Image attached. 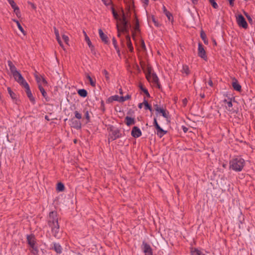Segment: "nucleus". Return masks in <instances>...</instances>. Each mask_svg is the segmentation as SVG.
<instances>
[{
  "mask_svg": "<svg viewBox=\"0 0 255 255\" xmlns=\"http://www.w3.org/2000/svg\"><path fill=\"white\" fill-rule=\"evenodd\" d=\"M113 16L116 19L119 23L117 24L118 30V36L121 39V43L122 46H124V39L121 37L122 33H123L126 38L127 45L130 51L133 50V47L130 41V38L128 35V24L126 16L123 11L122 10L119 14L117 13L114 8L112 7Z\"/></svg>",
  "mask_w": 255,
  "mask_h": 255,
  "instance_id": "1",
  "label": "nucleus"
},
{
  "mask_svg": "<svg viewBox=\"0 0 255 255\" xmlns=\"http://www.w3.org/2000/svg\"><path fill=\"white\" fill-rule=\"evenodd\" d=\"M244 165V159L240 157L234 158L230 162V168L237 172L241 171Z\"/></svg>",
  "mask_w": 255,
  "mask_h": 255,
  "instance_id": "2",
  "label": "nucleus"
},
{
  "mask_svg": "<svg viewBox=\"0 0 255 255\" xmlns=\"http://www.w3.org/2000/svg\"><path fill=\"white\" fill-rule=\"evenodd\" d=\"M27 240L31 249L32 253L34 255H36L38 253V250L35 237L33 235H28L27 236Z\"/></svg>",
  "mask_w": 255,
  "mask_h": 255,
  "instance_id": "3",
  "label": "nucleus"
},
{
  "mask_svg": "<svg viewBox=\"0 0 255 255\" xmlns=\"http://www.w3.org/2000/svg\"><path fill=\"white\" fill-rule=\"evenodd\" d=\"M13 77H14L15 80L22 86H27V85L28 84L26 82L23 77L22 76L21 74L19 72H17L15 75H14Z\"/></svg>",
  "mask_w": 255,
  "mask_h": 255,
  "instance_id": "4",
  "label": "nucleus"
},
{
  "mask_svg": "<svg viewBox=\"0 0 255 255\" xmlns=\"http://www.w3.org/2000/svg\"><path fill=\"white\" fill-rule=\"evenodd\" d=\"M48 222L49 226L54 225L55 223L58 224V218L56 212H51L50 213Z\"/></svg>",
  "mask_w": 255,
  "mask_h": 255,
  "instance_id": "5",
  "label": "nucleus"
},
{
  "mask_svg": "<svg viewBox=\"0 0 255 255\" xmlns=\"http://www.w3.org/2000/svg\"><path fill=\"white\" fill-rule=\"evenodd\" d=\"M146 77L149 82H152L155 84H158V78L155 73H152L149 71L148 73L146 74Z\"/></svg>",
  "mask_w": 255,
  "mask_h": 255,
  "instance_id": "6",
  "label": "nucleus"
},
{
  "mask_svg": "<svg viewBox=\"0 0 255 255\" xmlns=\"http://www.w3.org/2000/svg\"><path fill=\"white\" fill-rule=\"evenodd\" d=\"M35 78L38 84V87L40 86L42 87H46L47 86V81L42 76L35 74Z\"/></svg>",
  "mask_w": 255,
  "mask_h": 255,
  "instance_id": "7",
  "label": "nucleus"
},
{
  "mask_svg": "<svg viewBox=\"0 0 255 255\" xmlns=\"http://www.w3.org/2000/svg\"><path fill=\"white\" fill-rule=\"evenodd\" d=\"M237 20L238 24L240 26L244 28H247L248 27V23L243 16L241 14L238 16L237 17Z\"/></svg>",
  "mask_w": 255,
  "mask_h": 255,
  "instance_id": "8",
  "label": "nucleus"
},
{
  "mask_svg": "<svg viewBox=\"0 0 255 255\" xmlns=\"http://www.w3.org/2000/svg\"><path fill=\"white\" fill-rule=\"evenodd\" d=\"M198 56L204 59L205 60H207V58L206 54V51L204 50V48L203 45L201 43L198 44Z\"/></svg>",
  "mask_w": 255,
  "mask_h": 255,
  "instance_id": "9",
  "label": "nucleus"
},
{
  "mask_svg": "<svg viewBox=\"0 0 255 255\" xmlns=\"http://www.w3.org/2000/svg\"><path fill=\"white\" fill-rule=\"evenodd\" d=\"M142 248L145 255H152L151 249L149 245L145 242H143Z\"/></svg>",
  "mask_w": 255,
  "mask_h": 255,
  "instance_id": "10",
  "label": "nucleus"
},
{
  "mask_svg": "<svg viewBox=\"0 0 255 255\" xmlns=\"http://www.w3.org/2000/svg\"><path fill=\"white\" fill-rule=\"evenodd\" d=\"M52 229V232L54 236L56 238H59V226L58 224L55 223L54 225L50 226Z\"/></svg>",
  "mask_w": 255,
  "mask_h": 255,
  "instance_id": "11",
  "label": "nucleus"
},
{
  "mask_svg": "<svg viewBox=\"0 0 255 255\" xmlns=\"http://www.w3.org/2000/svg\"><path fill=\"white\" fill-rule=\"evenodd\" d=\"M154 107L155 110L157 113L161 114L162 116L165 118H168V114L163 108L159 107L157 105H154Z\"/></svg>",
  "mask_w": 255,
  "mask_h": 255,
  "instance_id": "12",
  "label": "nucleus"
},
{
  "mask_svg": "<svg viewBox=\"0 0 255 255\" xmlns=\"http://www.w3.org/2000/svg\"><path fill=\"white\" fill-rule=\"evenodd\" d=\"M23 87L25 89L27 96L28 97V98L29 99L30 101L32 103L34 104L35 103V99L33 97V96H32V94L30 91V88H29L28 84L27 85V86H25Z\"/></svg>",
  "mask_w": 255,
  "mask_h": 255,
  "instance_id": "13",
  "label": "nucleus"
},
{
  "mask_svg": "<svg viewBox=\"0 0 255 255\" xmlns=\"http://www.w3.org/2000/svg\"><path fill=\"white\" fill-rule=\"evenodd\" d=\"M131 135L134 137H139L141 135L140 129L136 127H134L131 130Z\"/></svg>",
  "mask_w": 255,
  "mask_h": 255,
  "instance_id": "14",
  "label": "nucleus"
},
{
  "mask_svg": "<svg viewBox=\"0 0 255 255\" xmlns=\"http://www.w3.org/2000/svg\"><path fill=\"white\" fill-rule=\"evenodd\" d=\"M83 33L84 35L85 41L87 42L89 47L91 49V50L92 51H93L94 49V47L93 45L92 44L89 37L88 36L87 34H86V33L85 31H83Z\"/></svg>",
  "mask_w": 255,
  "mask_h": 255,
  "instance_id": "15",
  "label": "nucleus"
},
{
  "mask_svg": "<svg viewBox=\"0 0 255 255\" xmlns=\"http://www.w3.org/2000/svg\"><path fill=\"white\" fill-rule=\"evenodd\" d=\"M70 125L76 129H80L81 128V123L74 119H72L70 121Z\"/></svg>",
  "mask_w": 255,
  "mask_h": 255,
  "instance_id": "16",
  "label": "nucleus"
},
{
  "mask_svg": "<svg viewBox=\"0 0 255 255\" xmlns=\"http://www.w3.org/2000/svg\"><path fill=\"white\" fill-rule=\"evenodd\" d=\"M129 98V96L127 95L125 97L123 96H119L118 95H115L112 97V99L114 101H119L120 102H124Z\"/></svg>",
  "mask_w": 255,
  "mask_h": 255,
  "instance_id": "17",
  "label": "nucleus"
},
{
  "mask_svg": "<svg viewBox=\"0 0 255 255\" xmlns=\"http://www.w3.org/2000/svg\"><path fill=\"white\" fill-rule=\"evenodd\" d=\"M54 33H55V34L56 36V38L58 43L59 44L60 46L63 48V49L65 50V48H64V45L62 44V41L60 39V35H59L58 29L56 27H54Z\"/></svg>",
  "mask_w": 255,
  "mask_h": 255,
  "instance_id": "18",
  "label": "nucleus"
},
{
  "mask_svg": "<svg viewBox=\"0 0 255 255\" xmlns=\"http://www.w3.org/2000/svg\"><path fill=\"white\" fill-rule=\"evenodd\" d=\"M7 63L9 67L10 71L13 76H14V75H15L17 72H19L17 70V69L15 67V66L12 64V63L10 61H8Z\"/></svg>",
  "mask_w": 255,
  "mask_h": 255,
  "instance_id": "19",
  "label": "nucleus"
},
{
  "mask_svg": "<svg viewBox=\"0 0 255 255\" xmlns=\"http://www.w3.org/2000/svg\"><path fill=\"white\" fill-rule=\"evenodd\" d=\"M52 249L57 253L61 254L62 252L61 246L58 243H54Z\"/></svg>",
  "mask_w": 255,
  "mask_h": 255,
  "instance_id": "20",
  "label": "nucleus"
},
{
  "mask_svg": "<svg viewBox=\"0 0 255 255\" xmlns=\"http://www.w3.org/2000/svg\"><path fill=\"white\" fill-rule=\"evenodd\" d=\"M191 255H205L202 251L196 248H192L191 249Z\"/></svg>",
  "mask_w": 255,
  "mask_h": 255,
  "instance_id": "21",
  "label": "nucleus"
},
{
  "mask_svg": "<svg viewBox=\"0 0 255 255\" xmlns=\"http://www.w3.org/2000/svg\"><path fill=\"white\" fill-rule=\"evenodd\" d=\"M99 34L102 41L105 43H107L108 42V37L101 29H99Z\"/></svg>",
  "mask_w": 255,
  "mask_h": 255,
  "instance_id": "22",
  "label": "nucleus"
},
{
  "mask_svg": "<svg viewBox=\"0 0 255 255\" xmlns=\"http://www.w3.org/2000/svg\"><path fill=\"white\" fill-rule=\"evenodd\" d=\"M125 122H126V124L128 126L134 125L135 124L134 119L132 118L129 117H126Z\"/></svg>",
  "mask_w": 255,
  "mask_h": 255,
  "instance_id": "23",
  "label": "nucleus"
},
{
  "mask_svg": "<svg viewBox=\"0 0 255 255\" xmlns=\"http://www.w3.org/2000/svg\"><path fill=\"white\" fill-rule=\"evenodd\" d=\"M224 103H225V104L226 105L227 109L229 111H231L232 110V106H233L232 101L231 100L227 101V100H225L224 101Z\"/></svg>",
  "mask_w": 255,
  "mask_h": 255,
  "instance_id": "24",
  "label": "nucleus"
},
{
  "mask_svg": "<svg viewBox=\"0 0 255 255\" xmlns=\"http://www.w3.org/2000/svg\"><path fill=\"white\" fill-rule=\"evenodd\" d=\"M156 129H157V134L160 137H161L166 133V131L164 130L160 127Z\"/></svg>",
  "mask_w": 255,
  "mask_h": 255,
  "instance_id": "25",
  "label": "nucleus"
},
{
  "mask_svg": "<svg viewBox=\"0 0 255 255\" xmlns=\"http://www.w3.org/2000/svg\"><path fill=\"white\" fill-rule=\"evenodd\" d=\"M233 87L235 90L237 91H240L241 90V86L237 81V80H235L232 83Z\"/></svg>",
  "mask_w": 255,
  "mask_h": 255,
  "instance_id": "26",
  "label": "nucleus"
},
{
  "mask_svg": "<svg viewBox=\"0 0 255 255\" xmlns=\"http://www.w3.org/2000/svg\"><path fill=\"white\" fill-rule=\"evenodd\" d=\"M78 94L82 97H86L87 95V92L85 89H80L78 91Z\"/></svg>",
  "mask_w": 255,
  "mask_h": 255,
  "instance_id": "27",
  "label": "nucleus"
},
{
  "mask_svg": "<svg viewBox=\"0 0 255 255\" xmlns=\"http://www.w3.org/2000/svg\"><path fill=\"white\" fill-rule=\"evenodd\" d=\"M113 45L114 46V47L116 49V50L117 51V52L118 53L119 56H120V49H119V48L118 47L117 41H116V40L115 39V38H113Z\"/></svg>",
  "mask_w": 255,
  "mask_h": 255,
  "instance_id": "28",
  "label": "nucleus"
},
{
  "mask_svg": "<svg viewBox=\"0 0 255 255\" xmlns=\"http://www.w3.org/2000/svg\"><path fill=\"white\" fill-rule=\"evenodd\" d=\"M87 78L89 80L91 85L93 87L96 86V81L93 80L92 78L89 75L86 76Z\"/></svg>",
  "mask_w": 255,
  "mask_h": 255,
  "instance_id": "29",
  "label": "nucleus"
},
{
  "mask_svg": "<svg viewBox=\"0 0 255 255\" xmlns=\"http://www.w3.org/2000/svg\"><path fill=\"white\" fill-rule=\"evenodd\" d=\"M13 21L16 23V25L18 28V29L20 30V31L23 34H25V32H24V29H23V28L22 27V26H21L20 24L19 23V22L16 20H15L14 19Z\"/></svg>",
  "mask_w": 255,
  "mask_h": 255,
  "instance_id": "30",
  "label": "nucleus"
},
{
  "mask_svg": "<svg viewBox=\"0 0 255 255\" xmlns=\"http://www.w3.org/2000/svg\"><path fill=\"white\" fill-rule=\"evenodd\" d=\"M7 91H8V92L10 96V97L11 98V99H12L13 100H14L16 99V95L15 94L11 91V89L10 88H7Z\"/></svg>",
  "mask_w": 255,
  "mask_h": 255,
  "instance_id": "31",
  "label": "nucleus"
},
{
  "mask_svg": "<svg viewBox=\"0 0 255 255\" xmlns=\"http://www.w3.org/2000/svg\"><path fill=\"white\" fill-rule=\"evenodd\" d=\"M64 189V186L61 183H58L57 186V190L59 191H62Z\"/></svg>",
  "mask_w": 255,
  "mask_h": 255,
  "instance_id": "32",
  "label": "nucleus"
},
{
  "mask_svg": "<svg viewBox=\"0 0 255 255\" xmlns=\"http://www.w3.org/2000/svg\"><path fill=\"white\" fill-rule=\"evenodd\" d=\"M7 1L13 9H15L18 7L13 0H7Z\"/></svg>",
  "mask_w": 255,
  "mask_h": 255,
  "instance_id": "33",
  "label": "nucleus"
},
{
  "mask_svg": "<svg viewBox=\"0 0 255 255\" xmlns=\"http://www.w3.org/2000/svg\"><path fill=\"white\" fill-rule=\"evenodd\" d=\"M44 87H42V86H39V89L40 91V92L41 93L42 96L44 97H46V96H47V94H46V92H45V91L44 90Z\"/></svg>",
  "mask_w": 255,
  "mask_h": 255,
  "instance_id": "34",
  "label": "nucleus"
},
{
  "mask_svg": "<svg viewBox=\"0 0 255 255\" xmlns=\"http://www.w3.org/2000/svg\"><path fill=\"white\" fill-rule=\"evenodd\" d=\"M201 37L205 44H208V41L206 40V34L203 31L201 32Z\"/></svg>",
  "mask_w": 255,
  "mask_h": 255,
  "instance_id": "35",
  "label": "nucleus"
},
{
  "mask_svg": "<svg viewBox=\"0 0 255 255\" xmlns=\"http://www.w3.org/2000/svg\"><path fill=\"white\" fill-rule=\"evenodd\" d=\"M208 0L214 8H217L218 7V5L216 2L215 0Z\"/></svg>",
  "mask_w": 255,
  "mask_h": 255,
  "instance_id": "36",
  "label": "nucleus"
},
{
  "mask_svg": "<svg viewBox=\"0 0 255 255\" xmlns=\"http://www.w3.org/2000/svg\"><path fill=\"white\" fill-rule=\"evenodd\" d=\"M103 73L105 76V78L107 81H109L110 80L109 74L108 72L106 70H104L103 71Z\"/></svg>",
  "mask_w": 255,
  "mask_h": 255,
  "instance_id": "37",
  "label": "nucleus"
},
{
  "mask_svg": "<svg viewBox=\"0 0 255 255\" xmlns=\"http://www.w3.org/2000/svg\"><path fill=\"white\" fill-rule=\"evenodd\" d=\"M183 73H185L186 75H188L189 73V69L188 66H183L182 68Z\"/></svg>",
  "mask_w": 255,
  "mask_h": 255,
  "instance_id": "38",
  "label": "nucleus"
},
{
  "mask_svg": "<svg viewBox=\"0 0 255 255\" xmlns=\"http://www.w3.org/2000/svg\"><path fill=\"white\" fill-rule=\"evenodd\" d=\"M143 104H144V106H145V109H148L151 112L152 111V109H151V106L148 104L147 102L146 101H144V102L143 103Z\"/></svg>",
  "mask_w": 255,
  "mask_h": 255,
  "instance_id": "39",
  "label": "nucleus"
},
{
  "mask_svg": "<svg viewBox=\"0 0 255 255\" xmlns=\"http://www.w3.org/2000/svg\"><path fill=\"white\" fill-rule=\"evenodd\" d=\"M13 10H14V12L15 14H16V15L17 17H19L20 16L21 14H20V12L19 7H17L16 8H15V9H13Z\"/></svg>",
  "mask_w": 255,
  "mask_h": 255,
  "instance_id": "40",
  "label": "nucleus"
},
{
  "mask_svg": "<svg viewBox=\"0 0 255 255\" xmlns=\"http://www.w3.org/2000/svg\"><path fill=\"white\" fill-rule=\"evenodd\" d=\"M106 6L110 5L112 3L111 0H101Z\"/></svg>",
  "mask_w": 255,
  "mask_h": 255,
  "instance_id": "41",
  "label": "nucleus"
},
{
  "mask_svg": "<svg viewBox=\"0 0 255 255\" xmlns=\"http://www.w3.org/2000/svg\"><path fill=\"white\" fill-rule=\"evenodd\" d=\"M75 117L76 119H81L82 118V115L80 114L78 111H75L74 112Z\"/></svg>",
  "mask_w": 255,
  "mask_h": 255,
  "instance_id": "42",
  "label": "nucleus"
},
{
  "mask_svg": "<svg viewBox=\"0 0 255 255\" xmlns=\"http://www.w3.org/2000/svg\"><path fill=\"white\" fill-rule=\"evenodd\" d=\"M62 38H63V39L64 40V41H65V42L67 44H68L69 37L67 35L63 34V35H62Z\"/></svg>",
  "mask_w": 255,
  "mask_h": 255,
  "instance_id": "43",
  "label": "nucleus"
},
{
  "mask_svg": "<svg viewBox=\"0 0 255 255\" xmlns=\"http://www.w3.org/2000/svg\"><path fill=\"white\" fill-rule=\"evenodd\" d=\"M113 133H114V139L120 137V133L118 130H116L113 132Z\"/></svg>",
  "mask_w": 255,
  "mask_h": 255,
  "instance_id": "44",
  "label": "nucleus"
},
{
  "mask_svg": "<svg viewBox=\"0 0 255 255\" xmlns=\"http://www.w3.org/2000/svg\"><path fill=\"white\" fill-rule=\"evenodd\" d=\"M169 20H171L173 18L172 15L169 12L165 14Z\"/></svg>",
  "mask_w": 255,
  "mask_h": 255,
  "instance_id": "45",
  "label": "nucleus"
},
{
  "mask_svg": "<svg viewBox=\"0 0 255 255\" xmlns=\"http://www.w3.org/2000/svg\"><path fill=\"white\" fill-rule=\"evenodd\" d=\"M244 13H245V15H246V16L247 17V18H248V20L250 22H252V19L251 17V16L246 12H245Z\"/></svg>",
  "mask_w": 255,
  "mask_h": 255,
  "instance_id": "46",
  "label": "nucleus"
},
{
  "mask_svg": "<svg viewBox=\"0 0 255 255\" xmlns=\"http://www.w3.org/2000/svg\"><path fill=\"white\" fill-rule=\"evenodd\" d=\"M154 125L156 128H159L160 127L159 126V125L158 124V123H157V120H156V118L154 119Z\"/></svg>",
  "mask_w": 255,
  "mask_h": 255,
  "instance_id": "47",
  "label": "nucleus"
},
{
  "mask_svg": "<svg viewBox=\"0 0 255 255\" xmlns=\"http://www.w3.org/2000/svg\"><path fill=\"white\" fill-rule=\"evenodd\" d=\"M152 20L155 25L156 26H158V22L156 21L155 18L153 16L152 17Z\"/></svg>",
  "mask_w": 255,
  "mask_h": 255,
  "instance_id": "48",
  "label": "nucleus"
},
{
  "mask_svg": "<svg viewBox=\"0 0 255 255\" xmlns=\"http://www.w3.org/2000/svg\"><path fill=\"white\" fill-rule=\"evenodd\" d=\"M28 4H29L31 6V7L33 9H36V6L33 3H32V2H30V1H28Z\"/></svg>",
  "mask_w": 255,
  "mask_h": 255,
  "instance_id": "49",
  "label": "nucleus"
},
{
  "mask_svg": "<svg viewBox=\"0 0 255 255\" xmlns=\"http://www.w3.org/2000/svg\"><path fill=\"white\" fill-rule=\"evenodd\" d=\"M85 117L88 120L90 119V116L88 111L85 112Z\"/></svg>",
  "mask_w": 255,
  "mask_h": 255,
  "instance_id": "50",
  "label": "nucleus"
},
{
  "mask_svg": "<svg viewBox=\"0 0 255 255\" xmlns=\"http://www.w3.org/2000/svg\"><path fill=\"white\" fill-rule=\"evenodd\" d=\"M163 12L165 14L169 12L167 11V10L166 9V8H165V7L164 6H163Z\"/></svg>",
  "mask_w": 255,
  "mask_h": 255,
  "instance_id": "51",
  "label": "nucleus"
},
{
  "mask_svg": "<svg viewBox=\"0 0 255 255\" xmlns=\"http://www.w3.org/2000/svg\"><path fill=\"white\" fill-rule=\"evenodd\" d=\"M142 1L145 5H147L148 3V0H142Z\"/></svg>",
  "mask_w": 255,
  "mask_h": 255,
  "instance_id": "52",
  "label": "nucleus"
},
{
  "mask_svg": "<svg viewBox=\"0 0 255 255\" xmlns=\"http://www.w3.org/2000/svg\"><path fill=\"white\" fill-rule=\"evenodd\" d=\"M187 100L186 99H184L183 100V103L184 104V106H185L187 104Z\"/></svg>",
  "mask_w": 255,
  "mask_h": 255,
  "instance_id": "53",
  "label": "nucleus"
},
{
  "mask_svg": "<svg viewBox=\"0 0 255 255\" xmlns=\"http://www.w3.org/2000/svg\"><path fill=\"white\" fill-rule=\"evenodd\" d=\"M229 1V2H230V4L232 6L234 4V0H228Z\"/></svg>",
  "mask_w": 255,
  "mask_h": 255,
  "instance_id": "54",
  "label": "nucleus"
},
{
  "mask_svg": "<svg viewBox=\"0 0 255 255\" xmlns=\"http://www.w3.org/2000/svg\"><path fill=\"white\" fill-rule=\"evenodd\" d=\"M143 91L144 92V93L146 94L147 95L149 96V94L148 93V91L146 89H143Z\"/></svg>",
  "mask_w": 255,
  "mask_h": 255,
  "instance_id": "55",
  "label": "nucleus"
},
{
  "mask_svg": "<svg viewBox=\"0 0 255 255\" xmlns=\"http://www.w3.org/2000/svg\"><path fill=\"white\" fill-rule=\"evenodd\" d=\"M208 84L211 86H213V82L211 80H210L209 82H208Z\"/></svg>",
  "mask_w": 255,
  "mask_h": 255,
  "instance_id": "56",
  "label": "nucleus"
},
{
  "mask_svg": "<svg viewBox=\"0 0 255 255\" xmlns=\"http://www.w3.org/2000/svg\"><path fill=\"white\" fill-rule=\"evenodd\" d=\"M183 130L185 132H186L187 131V128H184Z\"/></svg>",
  "mask_w": 255,
  "mask_h": 255,
  "instance_id": "57",
  "label": "nucleus"
},
{
  "mask_svg": "<svg viewBox=\"0 0 255 255\" xmlns=\"http://www.w3.org/2000/svg\"><path fill=\"white\" fill-rule=\"evenodd\" d=\"M142 104H140L139 105V106H138V107H139V108H142Z\"/></svg>",
  "mask_w": 255,
  "mask_h": 255,
  "instance_id": "58",
  "label": "nucleus"
},
{
  "mask_svg": "<svg viewBox=\"0 0 255 255\" xmlns=\"http://www.w3.org/2000/svg\"><path fill=\"white\" fill-rule=\"evenodd\" d=\"M45 119H46V120H48V121H49V118H48V116H46L45 117Z\"/></svg>",
  "mask_w": 255,
  "mask_h": 255,
  "instance_id": "59",
  "label": "nucleus"
},
{
  "mask_svg": "<svg viewBox=\"0 0 255 255\" xmlns=\"http://www.w3.org/2000/svg\"><path fill=\"white\" fill-rule=\"evenodd\" d=\"M120 93L121 94H123V92H122V90L121 89L120 90Z\"/></svg>",
  "mask_w": 255,
  "mask_h": 255,
  "instance_id": "60",
  "label": "nucleus"
},
{
  "mask_svg": "<svg viewBox=\"0 0 255 255\" xmlns=\"http://www.w3.org/2000/svg\"><path fill=\"white\" fill-rule=\"evenodd\" d=\"M201 97H202V98H204V95H201Z\"/></svg>",
  "mask_w": 255,
  "mask_h": 255,
  "instance_id": "61",
  "label": "nucleus"
},
{
  "mask_svg": "<svg viewBox=\"0 0 255 255\" xmlns=\"http://www.w3.org/2000/svg\"><path fill=\"white\" fill-rule=\"evenodd\" d=\"M142 44H143V46H144H144H144V43H142Z\"/></svg>",
  "mask_w": 255,
  "mask_h": 255,
  "instance_id": "62",
  "label": "nucleus"
},
{
  "mask_svg": "<svg viewBox=\"0 0 255 255\" xmlns=\"http://www.w3.org/2000/svg\"><path fill=\"white\" fill-rule=\"evenodd\" d=\"M195 1H196V0H193V2H194Z\"/></svg>",
  "mask_w": 255,
  "mask_h": 255,
  "instance_id": "63",
  "label": "nucleus"
}]
</instances>
